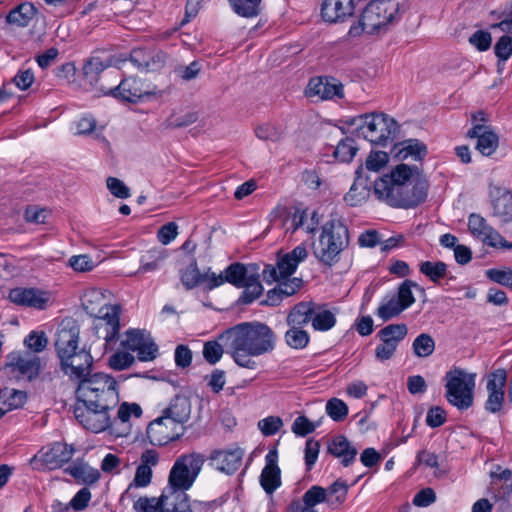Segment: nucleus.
Listing matches in <instances>:
<instances>
[{
  "mask_svg": "<svg viewBox=\"0 0 512 512\" xmlns=\"http://www.w3.org/2000/svg\"><path fill=\"white\" fill-rule=\"evenodd\" d=\"M219 339L230 349L236 364L248 369L256 366L253 357L272 352L276 345L274 331L257 321L239 323L223 332Z\"/></svg>",
  "mask_w": 512,
  "mask_h": 512,
  "instance_id": "1",
  "label": "nucleus"
},
{
  "mask_svg": "<svg viewBox=\"0 0 512 512\" xmlns=\"http://www.w3.org/2000/svg\"><path fill=\"white\" fill-rule=\"evenodd\" d=\"M80 328L72 319L59 325L55 338V351L60 369L70 381L79 384L92 374L93 357L90 350L79 347Z\"/></svg>",
  "mask_w": 512,
  "mask_h": 512,
  "instance_id": "2",
  "label": "nucleus"
},
{
  "mask_svg": "<svg viewBox=\"0 0 512 512\" xmlns=\"http://www.w3.org/2000/svg\"><path fill=\"white\" fill-rule=\"evenodd\" d=\"M204 456L198 453H189L179 456L174 462L168 477V486L165 488L171 496V501H178L181 512L191 510L186 494L194 483L204 464Z\"/></svg>",
  "mask_w": 512,
  "mask_h": 512,
  "instance_id": "3",
  "label": "nucleus"
},
{
  "mask_svg": "<svg viewBox=\"0 0 512 512\" xmlns=\"http://www.w3.org/2000/svg\"><path fill=\"white\" fill-rule=\"evenodd\" d=\"M364 2L365 7L361 13L359 25L349 30L351 36H358L361 32L368 34L381 33L400 19L399 3L397 0H357Z\"/></svg>",
  "mask_w": 512,
  "mask_h": 512,
  "instance_id": "4",
  "label": "nucleus"
},
{
  "mask_svg": "<svg viewBox=\"0 0 512 512\" xmlns=\"http://www.w3.org/2000/svg\"><path fill=\"white\" fill-rule=\"evenodd\" d=\"M349 246V231L338 218L328 220L321 230L317 244L313 246L315 258L327 267L340 261L341 253Z\"/></svg>",
  "mask_w": 512,
  "mask_h": 512,
  "instance_id": "5",
  "label": "nucleus"
},
{
  "mask_svg": "<svg viewBox=\"0 0 512 512\" xmlns=\"http://www.w3.org/2000/svg\"><path fill=\"white\" fill-rule=\"evenodd\" d=\"M75 393L78 402L102 409H111L119 401L117 381L102 372L90 374L82 380Z\"/></svg>",
  "mask_w": 512,
  "mask_h": 512,
  "instance_id": "6",
  "label": "nucleus"
},
{
  "mask_svg": "<svg viewBox=\"0 0 512 512\" xmlns=\"http://www.w3.org/2000/svg\"><path fill=\"white\" fill-rule=\"evenodd\" d=\"M346 123L355 127L358 136L378 146L392 143L399 131L398 123L385 113H367L349 118Z\"/></svg>",
  "mask_w": 512,
  "mask_h": 512,
  "instance_id": "7",
  "label": "nucleus"
},
{
  "mask_svg": "<svg viewBox=\"0 0 512 512\" xmlns=\"http://www.w3.org/2000/svg\"><path fill=\"white\" fill-rule=\"evenodd\" d=\"M445 381V397L451 405L459 410H466L473 405L475 375L455 367L446 372Z\"/></svg>",
  "mask_w": 512,
  "mask_h": 512,
  "instance_id": "8",
  "label": "nucleus"
},
{
  "mask_svg": "<svg viewBox=\"0 0 512 512\" xmlns=\"http://www.w3.org/2000/svg\"><path fill=\"white\" fill-rule=\"evenodd\" d=\"M411 176L412 168L406 164H399L390 174L374 181V193L393 207H396V204H410L411 200L402 197L400 192L404 181L410 180Z\"/></svg>",
  "mask_w": 512,
  "mask_h": 512,
  "instance_id": "9",
  "label": "nucleus"
},
{
  "mask_svg": "<svg viewBox=\"0 0 512 512\" xmlns=\"http://www.w3.org/2000/svg\"><path fill=\"white\" fill-rule=\"evenodd\" d=\"M121 307L119 305H104L100 308L94 319L93 329L99 339L104 340V350L115 349L121 329L120 324Z\"/></svg>",
  "mask_w": 512,
  "mask_h": 512,
  "instance_id": "10",
  "label": "nucleus"
},
{
  "mask_svg": "<svg viewBox=\"0 0 512 512\" xmlns=\"http://www.w3.org/2000/svg\"><path fill=\"white\" fill-rule=\"evenodd\" d=\"M122 349L137 353L139 361H153L158 355V346L150 333L141 329H128L120 341Z\"/></svg>",
  "mask_w": 512,
  "mask_h": 512,
  "instance_id": "11",
  "label": "nucleus"
},
{
  "mask_svg": "<svg viewBox=\"0 0 512 512\" xmlns=\"http://www.w3.org/2000/svg\"><path fill=\"white\" fill-rule=\"evenodd\" d=\"M74 448L66 443L55 442L46 449L40 450L32 459L31 465L36 470L57 469L69 462Z\"/></svg>",
  "mask_w": 512,
  "mask_h": 512,
  "instance_id": "12",
  "label": "nucleus"
},
{
  "mask_svg": "<svg viewBox=\"0 0 512 512\" xmlns=\"http://www.w3.org/2000/svg\"><path fill=\"white\" fill-rule=\"evenodd\" d=\"M185 431V426L177 424L162 413L149 423L147 437L152 445L163 446L181 438Z\"/></svg>",
  "mask_w": 512,
  "mask_h": 512,
  "instance_id": "13",
  "label": "nucleus"
},
{
  "mask_svg": "<svg viewBox=\"0 0 512 512\" xmlns=\"http://www.w3.org/2000/svg\"><path fill=\"white\" fill-rule=\"evenodd\" d=\"M468 229L475 238L480 239L484 244L490 247L512 249V242L506 241L480 214L472 213L469 215Z\"/></svg>",
  "mask_w": 512,
  "mask_h": 512,
  "instance_id": "14",
  "label": "nucleus"
},
{
  "mask_svg": "<svg viewBox=\"0 0 512 512\" xmlns=\"http://www.w3.org/2000/svg\"><path fill=\"white\" fill-rule=\"evenodd\" d=\"M109 410L77 402L74 407V416L85 429L99 433L110 426Z\"/></svg>",
  "mask_w": 512,
  "mask_h": 512,
  "instance_id": "15",
  "label": "nucleus"
},
{
  "mask_svg": "<svg viewBox=\"0 0 512 512\" xmlns=\"http://www.w3.org/2000/svg\"><path fill=\"white\" fill-rule=\"evenodd\" d=\"M253 269L256 268L252 265L245 266L237 262L229 265L220 274L209 273L206 275V278L209 279V290L217 288L226 282L237 288H242Z\"/></svg>",
  "mask_w": 512,
  "mask_h": 512,
  "instance_id": "16",
  "label": "nucleus"
},
{
  "mask_svg": "<svg viewBox=\"0 0 512 512\" xmlns=\"http://www.w3.org/2000/svg\"><path fill=\"white\" fill-rule=\"evenodd\" d=\"M507 382V373L504 369H497L488 376L487 391L488 399L485 409L491 413L501 410L504 402V387Z\"/></svg>",
  "mask_w": 512,
  "mask_h": 512,
  "instance_id": "17",
  "label": "nucleus"
},
{
  "mask_svg": "<svg viewBox=\"0 0 512 512\" xmlns=\"http://www.w3.org/2000/svg\"><path fill=\"white\" fill-rule=\"evenodd\" d=\"M7 367L11 369L18 378L33 380L40 372V359L30 353L11 354Z\"/></svg>",
  "mask_w": 512,
  "mask_h": 512,
  "instance_id": "18",
  "label": "nucleus"
},
{
  "mask_svg": "<svg viewBox=\"0 0 512 512\" xmlns=\"http://www.w3.org/2000/svg\"><path fill=\"white\" fill-rule=\"evenodd\" d=\"M149 88V85L131 76L122 79L116 87L110 89V94L123 101L135 103L151 93Z\"/></svg>",
  "mask_w": 512,
  "mask_h": 512,
  "instance_id": "19",
  "label": "nucleus"
},
{
  "mask_svg": "<svg viewBox=\"0 0 512 512\" xmlns=\"http://www.w3.org/2000/svg\"><path fill=\"white\" fill-rule=\"evenodd\" d=\"M492 215L501 223L512 221V193L510 190L500 186H492L489 191Z\"/></svg>",
  "mask_w": 512,
  "mask_h": 512,
  "instance_id": "20",
  "label": "nucleus"
},
{
  "mask_svg": "<svg viewBox=\"0 0 512 512\" xmlns=\"http://www.w3.org/2000/svg\"><path fill=\"white\" fill-rule=\"evenodd\" d=\"M166 54L159 49L136 48L131 51L130 60L140 70L157 71L164 67Z\"/></svg>",
  "mask_w": 512,
  "mask_h": 512,
  "instance_id": "21",
  "label": "nucleus"
},
{
  "mask_svg": "<svg viewBox=\"0 0 512 512\" xmlns=\"http://www.w3.org/2000/svg\"><path fill=\"white\" fill-rule=\"evenodd\" d=\"M306 94L310 97L318 96L323 100L343 98V85L335 78L314 77L309 80Z\"/></svg>",
  "mask_w": 512,
  "mask_h": 512,
  "instance_id": "22",
  "label": "nucleus"
},
{
  "mask_svg": "<svg viewBox=\"0 0 512 512\" xmlns=\"http://www.w3.org/2000/svg\"><path fill=\"white\" fill-rule=\"evenodd\" d=\"M278 453L276 449L270 450L265 456V467L260 475V484L263 490L271 495L281 485L280 468L278 467Z\"/></svg>",
  "mask_w": 512,
  "mask_h": 512,
  "instance_id": "23",
  "label": "nucleus"
},
{
  "mask_svg": "<svg viewBox=\"0 0 512 512\" xmlns=\"http://www.w3.org/2000/svg\"><path fill=\"white\" fill-rule=\"evenodd\" d=\"M417 167L412 168V176L410 180H405L402 185V191L400 192L402 197L411 200L410 204H396V207L401 208H413L423 201L427 197V183L420 179L418 176L414 177V173H417Z\"/></svg>",
  "mask_w": 512,
  "mask_h": 512,
  "instance_id": "24",
  "label": "nucleus"
},
{
  "mask_svg": "<svg viewBox=\"0 0 512 512\" xmlns=\"http://www.w3.org/2000/svg\"><path fill=\"white\" fill-rule=\"evenodd\" d=\"M355 0H323L321 16L325 22L335 23L352 16Z\"/></svg>",
  "mask_w": 512,
  "mask_h": 512,
  "instance_id": "25",
  "label": "nucleus"
},
{
  "mask_svg": "<svg viewBox=\"0 0 512 512\" xmlns=\"http://www.w3.org/2000/svg\"><path fill=\"white\" fill-rule=\"evenodd\" d=\"M468 136L477 138L476 149L483 156L492 155L498 148L499 137L489 126L477 124L468 131Z\"/></svg>",
  "mask_w": 512,
  "mask_h": 512,
  "instance_id": "26",
  "label": "nucleus"
},
{
  "mask_svg": "<svg viewBox=\"0 0 512 512\" xmlns=\"http://www.w3.org/2000/svg\"><path fill=\"white\" fill-rule=\"evenodd\" d=\"M307 256L308 252L304 244H300L291 252L280 256L277 261L280 277L289 278L295 272L299 263L303 262Z\"/></svg>",
  "mask_w": 512,
  "mask_h": 512,
  "instance_id": "27",
  "label": "nucleus"
},
{
  "mask_svg": "<svg viewBox=\"0 0 512 512\" xmlns=\"http://www.w3.org/2000/svg\"><path fill=\"white\" fill-rule=\"evenodd\" d=\"M190 399L184 395H176L162 413L179 425L185 426L191 416Z\"/></svg>",
  "mask_w": 512,
  "mask_h": 512,
  "instance_id": "28",
  "label": "nucleus"
},
{
  "mask_svg": "<svg viewBox=\"0 0 512 512\" xmlns=\"http://www.w3.org/2000/svg\"><path fill=\"white\" fill-rule=\"evenodd\" d=\"M9 299L18 305L42 309L47 298L44 293L34 288H14L9 292Z\"/></svg>",
  "mask_w": 512,
  "mask_h": 512,
  "instance_id": "29",
  "label": "nucleus"
},
{
  "mask_svg": "<svg viewBox=\"0 0 512 512\" xmlns=\"http://www.w3.org/2000/svg\"><path fill=\"white\" fill-rule=\"evenodd\" d=\"M363 170V167L356 170L355 181L344 197L345 202L352 207L361 205L369 196L370 184L367 177H363Z\"/></svg>",
  "mask_w": 512,
  "mask_h": 512,
  "instance_id": "30",
  "label": "nucleus"
},
{
  "mask_svg": "<svg viewBox=\"0 0 512 512\" xmlns=\"http://www.w3.org/2000/svg\"><path fill=\"white\" fill-rule=\"evenodd\" d=\"M315 312V303L312 301H302L293 306L287 315L286 322L288 326L304 328L309 322L312 323V317Z\"/></svg>",
  "mask_w": 512,
  "mask_h": 512,
  "instance_id": "31",
  "label": "nucleus"
},
{
  "mask_svg": "<svg viewBox=\"0 0 512 512\" xmlns=\"http://www.w3.org/2000/svg\"><path fill=\"white\" fill-rule=\"evenodd\" d=\"M119 62L121 61L112 56L105 59L93 56L83 67L84 76L90 84H97L100 74L109 67L118 66Z\"/></svg>",
  "mask_w": 512,
  "mask_h": 512,
  "instance_id": "32",
  "label": "nucleus"
},
{
  "mask_svg": "<svg viewBox=\"0 0 512 512\" xmlns=\"http://www.w3.org/2000/svg\"><path fill=\"white\" fill-rule=\"evenodd\" d=\"M328 451L335 457L341 459L343 466L351 465L358 454L357 449L351 445L348 439L342 435L333 438Z\"/></svg>",
  "mask_w": 512,
  "mask_h": 512,
  "instance_id": "33",
  "label": "nucleus"
},
{
  "mask_svg": "<svg viewBox=\"0 0 512 512\" xmlns=\"http://www.w3.org/2000/svg\"><path fill=\"white\" fill-rule=\"evenodd\" d=\"M243 455L244 452L241 449L217 451L212 459L216 462L219 470L232 474L240 467Z\"/></svg>",
  "mask_w": 512,
  "mask_h": 512,
  "instance_id": "34",
  "label": "nucleus"
},
{
  "mask_svg": "<svg viewBox=\"0 0 512 512\" xmlns=\"http://www.w3.org/2000/svg\"><path fill=\"white\" fill-rule=\"evenodd\" d=\"M65 471L75 480L86 485H92L100 478V472L83 461H75Z\"/></svg>",
  "mask_w": 512,
  "mask_h": 512,
  "instance_id": "35",
  "label": "nucleus"
},
{
  "mask_svg": "<svg viewBox=\"0 0 512 512\" xmlns=\"http://www.w3.org/2000/svg\"><path fill=\"white\" fill-rule=\"evenodd\" d=\"M167 258V251L162 248H152L142 254L140 258V267L135 275L153 272L160 268Z\"/></svg>",
  "mask_w": 512,
  "mask_h": 512,
  "instance_id": "36",
  "label": "nucleus"
},
{
  "mask_svg": "<svg viewBox=\"0 0 512 512\" xmlns=\"http://www.w3.org/2000/svg\"><path fill=\"white\" fill-rule=\"evenodd\" d=\"M36 13L37 9L31 2H23L8 13L6 21L18 27H26Z\"/></svg>",
  "mask_w": 512,
  "mask_h": 512,
  "instance_id": "37",
  "label": "nucleus"
},
{
  "mask_svg": "<svg viewBox=\"0 0 512 512\" xmlns=\"http://www.w3.org/2000/svg\"><path fill=\"white\" fill-rule=\"evenodd\" d=\"M152 470L144 466L139 465L136 469V473L133 481L129 484L127 489L122 493L121 500L134 498L135 491L137 488L147 487L151 483Z\"/></svg>",
  "mask_w": 512,
  "mask_h": 512,
  "instance_id": "38",
  "label": "nucleus"
},
{
  "mask_svg": "<svg viewBox=\"0 0 512 512\" xmlns=\"http://www.w3.org/2000/svg\"><path fill=\"white\" fill-rule=\"evenodd\" d=\"M209 273L212 272L208 270L204 274H201L197 263L194 261L182 271L181 282L188 290L193 289L198 284H205L206 288L209 289V279L206 278V275Z\"/></svg>",
  "mask_w": 512,
  "mask_h": 512,
  "instance_id": "39",
  "label": "nucleus"
},
{
  "mask_svg": "<svg viewBox=\"0 0 512 512\" xmlns=\"http://www.w3.org/2000/svg\"><path fill=\"white\" fill-rule=\"evenodd\" d=\"M27 399L26 392L13 388H5L0 391V406L4 407V411L9 412L14 409L21 408Z\"/></svg>",
  "mask_w": 512,
  "mask_h": 512,
  "instance_id": "40",
  "label": "nucleus"
},
{
  "mask_svg": "<svg viewBox=\"0 0 512 512\" xmlns=\"http://www.w3.org/2000/svg\"><path fill=\"white\" fill-rule=\"evenodd\" d=\"M244 291L240 297V301L243 304H250L254 300H256L263 292V287L259 280V275L256 272V269H253L251 275L245 281V285H243Z\"/></svg>",
  "mask_w": 512,
  "mask_h": 512,
  "instance_id": "41",
  "label": "nucleus"
},
{
  "mask_svg": "<svg viewBox=\"0 0 512 512\" xmlns=\"http://www.w3.org/2000/svg\"><path fill=\"white\" fill-rule=\"evenodd\" d=\"M408 329L405 324H390L384 328H382L378 333L377 337L381 340V342L391 343L397 347L399 343L405 338L407 335Z\"/></svg>",
  "mask_w": 512,
  "mask_h": 512,
  "instance_id": "42",
  "label": "nucleus"
},
{
  "mask_svg": "<svg viewBox=\"0 0 512 512\" xmlns=\"http://www.w3.org/2000/svg\"><path fill=\"white\" fill-rule=\"evenodd\" d=\"M336 324V317L330 310L315 304L312 326L317 331H328Z\"/></svg>",
  "mask_w": 512,
  "mask_h": 512,
  "instance_id": "43",
  "label": "nucleus"
},
{
  "mask_svg": "<svg viewBox=\"0 0 512 512\" xmlns=\"http://www.w3.org/2000/svg\"><path fill=\"white\" fill-rule=\"evenodd\" d=\"M285 343L292 349H304L310 342V335L304 328L289 326L284 335Z\"/></svg>",
  "mask_w": 512,
  "mask_h": 512,
  "instance_id": "44",
  "label": "nucleus"
},
{
  "mask_svg": "<svg viewBox=\"0 0 512 512\" xmlns=\"http://www.w3.org/2000/svg\"><path fill=\"white\" fill-rule=\"evenodd\" d=\"M319 224V218L317 213L314 211L311 215L310 220L306 218V211L296 210L292 219V231L299 228H303L307 233H314Z\"/></svg>",
  "mask_w": 512,
  "mask_h": 512,
  "instance_id": "45",
  "label": "nucleus"
},
{
  "mask_svg": "<svg viewBox=\"0 0 512 512\" xmlns=\"http://www.w3.org/2000/svg\"><path fill=\"white\" fill-rule=\"evenodd\" d=\"M405 309L397 300V298L393 295L390 298H385L377 308V315L383 321H388L396 316H398Z\"/></svg>",
  "mask_w": 512,
  "mask_h": 512,
  "instance_id": "46",
  "label": "nucleus"
},
{
  "mask_svg": "<svg viewBox=\"0 0 512 512\" xmlns=\"http://www.w3.org/2000/svg\"><path fill=\"white\" fill-rule=\"evenodd\" d=\"M412 349L414 354L419 358L429 357L435 350V341L431 335L421 333L414 339Z\"/></svg>",
  "mask_w": 512,
  "mask_h": 512,
  "instance_id": "47",
  "label": "nucleus"
},
{
  "mask_svg": "<svg viewBox=\"0 0 512 512\" xmlns=\"http://www.w3.org/2000/svg\"><path fill=\"white\" fill-rule=\"evenodd\" d=\"M420 272L432 282L438 283L447 274V265L442 261H424L419 265Z\"/></svg>",
  "mask_w": 512,
  "mask_h": 512,
  "instance_id": "48",
  "label": "nucleus"
},
{
  "mask_svg": "<svg viewBox=\"0 0 512 512\" xmlns=\"http://www.w3.org/2000/svg\"><path fill=\"white\" fill-rule=\"evenodd\" d=\"M358 151V146L355 144L354 139L346 137L339 141L335 148L333 155L340 162H350Z\"/></svg>",
  "mask_w": 512,
  "mask_h": 512,
  "instance_id": "49",
  "label": "nucleus"
},
{
  "mask_svg": "<svg viewBox=\"0 0 512 512\" xmlns=\"http://www.w3.org/2000/svg\"><path fill=\"white\" fill-rule=\"evenodd\" d=\"M262 0H229L235 13L242 17H255L260 13Z\"/></svg>",
  "mask_w": 512,
  "mask_h": 512,
  "instance_id": "50",
  "label": "nucleus"
},
{
  "mask_svg": "<svg viewBox=\"0 0 512 512\" xmlns=\"http://www.w3.org/2000/svg\"><path fill=\"white\" fill-rule=\"evenodd\" d=\"M402 146L399 154L403 159L411 156L415 160H422L427 155L426 145L417 139L406 140L402 143Z\"/></svg>",
  "mask_w": 512,
  "mask_h": 512,
  "instance_id": "51",
  "label": "nucleus"
},
{
  "mask_svg": "<svg viewBox=\"0 0 512 512\" xmlns=\"http://www.w3.org/2000/svg\"><path fill=\"white\" fill-rule=\"evenodd\" d=\"M304 505L315 506L319 503L327 502L334 504L331 498H327V491L321 486L314 485L310 487L302 497Z\"/></svg>",
  "mask_w": 512,
  "mask_h": 512,
  "instance_id": "52",
  "label": "nucleus"
},
{
  "mask_svg": "<svg viewBox=\"0 0 512 512\" xmlns=\"http://www.w3.org/2000/svg\"><path fill=\"white\" fill-rule=\"evenodd\" d=\"M418 285L409 279L404 280L398 287V292L396 295H394L397 300L400 302V304L404 307L406 310L409 308L414 302L415 297L412 292L413 287H417Z\"/></svg>",
  "mask_w": 512,
  "mask_h": 512,
  "instance_id": "53",
  "label": "nucleus"
},
{
  "mask_svg": "<svg viewBox=\"0 0 512 512\" xmlns=\"http://www.w3.org/2000/svg\"><path fill=\"white\" fill-rule=\"evenodd\" d=\"M68 265L78 273H85L92 271L97 263L88 254L74 255L70 257Z\"/></svg>",
  "mask_w": 512,
  "mask_h": 512,
  "instance_id": "54",
  "label": "nucleus"
},
{
  "mask_svg": "<svg viewBox=\"0 0 512 512\" xmlns=\"http://www.w3.org/2000/svg\"><path fill=\"white\" fill-rule=\"evenodd\" d=\"M134 362L135 357L127 350L123 349V351H117L113 353L109 358L108 364L110 368L117 371H122L132 366Z\"/></svg>",
  "mask_w": 512,
  "mask_h": 512,
  "instance_id": "55",
  "label": "nucleus"
},
{
  "mask_svg": "<svg viewBox=\"0 0 512 512\" xmlns=\"http://www.w3.org/2000/svg\"><path fill=\"white\" fill-rule=\"evenodd\" d=\"M326 412L334 421H342L348 414V407L342 400L332 398L326 404Z\"/></svg>",
  "mask_w": 512,
  "mask_h": 512,
  "instance_id": "56",
  "label": "nucleus"
},
{
  "mask_svg": "<svg viewBox=\"0 0 512 512\" xmlns=\"http://www.w3.org/2000/svg\"><path fill=\"white\" fill-rule=\"evenodd\" d=\"M27 348L35 353L42 352L48 344V339L43 331H32L24 340Z\"/></svg>",
  "mask_w": 512,
  "mask_h": 512,
  "instance_id": "57",
  "label": "nucleus"
},
{
  "mask_svg": "<svg viewBox=\"0 0 512 512\" xmlns=\"http://www.w3.org/2000/svg\"><path fill=\"white\" fill-rule=\"evenodd\" d=\"M256 136L261 140L278 141L282 137V131L275 125L265 123L255 129Z\"/></svg>",
  "mask_w": 512,
  "mask_h": 512,
  "instance_id": "58",
  "label": "nucleus"
},
{
  "mask_svg": "<svg viewBox=\"0 0 512 512\" xmlns=\"http://www.w3.org/2000/svg\"><path fill=\"white\" fill-rule=\"evenodd\" d=\"M223 355L222 345L217 341H208L203 347V356L210 364L217 363Z\"/></svg>",
  "mask_w": 512,
  "mask_h": 512,
  "instance_id": "59",
  "label": "nucleus"
},
{
  "mask_svg": "<svg viewBox=\"0 0 512 512\" xmlns=\"http://www.w3.org/2000/svg\"><path fill=\"white\" fill-rule=\"evenodd\" d=\"M494 51L500 61H507L512 55V38L507 35L500 37L494 46Z\"/></svg>",
  "mask_w": 512,
  "mask_h": 512,
  "instance_id": "60",
  "label": "nucleus"
},
{
  "mask_svg": "<svg viewBox=\"0 0 512 512\" xmlns=\"http://www.w3.org/2000/svg\"><path fill=\"white\" fill-rule=\"evenodd\" d=\"M486 276L491 281L512 288V270L488 269Z\"/></svg>",
  "mask_w": 512,
  "mask_h": 512,
  "instance_id": "61",
  "label": "nucleus"
},
{
  "mask_svg": "<svg viewBox=\"0 0 512 512\" xmlns=\"http://www.w3.org/2000/svg\"><path fill=\"white\" fill-rule=\"evenodd\" d=\"M317 425L311 422L306 416H298L293 424L292 431L298 436H306L315 431Z\"/></svg>",
  "mask_w": 512,
  "mask_h": 512,
  "instance_id": "62",
  "label": "nucleus"
},
{
  "mask_svg": "<svg viewBox=\"0 0 512 512\" xmlns=\"http://www.w3.org/2000/svg\"><path fill=\"white\" fill-rule=\"evenodd\" d=\"M388 162V154L378 151L371 152L365 162V168L369 171L378 172Z\"/></svg>",
  "mask_w": 512,
  "mask_h": 512,
  "instance_id": "63",
  "label": "nucleus"
},
{
  "mask_svg": "<svg viewBox=\"0 0 512 512\" xmlns=\"http://www.w3.org/2000/svg\"><path fill=\"white\" fill-rule=\"evenodd\" d=\"M282 425V420L279 417L273 416L264 418L258 422V427L265 436L276 434Z\"/></svg>",
  "mask_w": 512,
  "mask_h": 512,
  "instance_id": "64",
  "label": "nucleus"
}]
</instances>
